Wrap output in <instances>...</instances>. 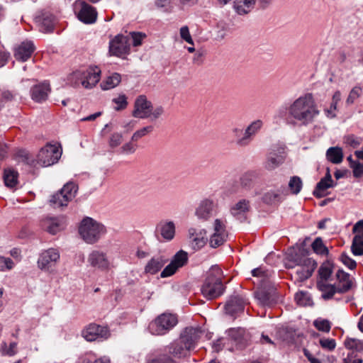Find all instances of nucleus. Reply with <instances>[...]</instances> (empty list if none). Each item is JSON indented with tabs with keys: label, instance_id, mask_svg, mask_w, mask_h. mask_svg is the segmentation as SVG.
Returning <instances> with one entry per match:
<instances>
[{
	"label": "nucleus",
	"instance_id": "nucleus-1",
	"mask_svg": "<svg viewBox=\"0 0 363 363\" xmlns=\"http://www.w3.org/2000/svg\"><path fill=\"white\" fill-rule=\"evenodd\" d=\"M289 116L303 125L314 121L320 111L315 104L313 95L306 93L296 99L288 108Z\"/></svg>",
	"mask_w": 363,
	"mask_h": 363
},
{
	"label": "nucleus",
	"instance_id": "nucleus-2",
	"mask_svg": "<svg viewBox=\"0 0 363 363\" xmlns=\"http://www.w3.org/2000/svg\"><path fill=\"white\" fill-rule=\"evenodd\" d=\"M223 272L218 266H213L201 286V293L208 299H214L223 294L225 286L222 282Z\"/></svg>",
	"mask_w": 363,
	"mask_h": 363
},
{
	"label": "nucleus",
	"instance_id": "nucleus-3",
	"mask_svg": "<svg viewBox=\"0 0 363 363\" xmlns=\"http://www.w3.org/2000/svg\"><path fill=\"white\" fill-rule=\"evenodd\" d=\"M101 72L96 66L80 69L72 72L70 81L74 86L81 85L85 89H92L99 82Z\"/></svg>",
	"mask_w": 363,
	"mask_h": 363
},
{
	"label": "nucleus",
	"instance_id": "nucleus-4",
	"mask_svg": "<svg viewBox=\"0 0 363 363\" xmlns=\"http://www.w3.org/2000/svg\"><path fill=\"white\" fill-rule=\"evenodd\" d=\"M79 233L86 242L93 244L106 233V229L102 224L87 217L82 221Z\"/></svg>",
	"mask_w": 363,
	"mask_h": 363
},
{
	"label": "nucleus",
	"instance_id": "nucleus-5",
	"mask_svg": "<svg viewBox=\"0 0 363 363\" xmlns=\"http://www.w3.org/2000/svg\"><path fill=\"white\" fill-rule=\"evenodd\" d=\"M178 323L177 316L169 313L159 315L148 325V330L153 335L168 333Z\"/></svg>",
	"mask_w": 363,
	"mask_h": 363
},
{
	"label": "nucleus",
	"instance_id": "nucleus-6",
	"mask_svg": "<svg viewBox=\"0 0 363 363\" xmlns=\"http://www.w3.org/2000/svg\"><path fill=\"white\" fill-rule=\"evenodd\" d=\"M78 186L74 182H67L61 190L51 196L50 205L53 208L67 206L68 203L72 200L77 194Z\"/></svg>",
	"mask_w": 363,
	"mask_h": 363
},
{
	"label": "nucleus",
	"instance_id": "nucleus-7",
	"mask_svg": "<svg viewBox=\"0 0 363 363\" xmlns=\"http://www.w3.org/2000/svg\"><path fill=\"white\" fill-rule=\"evenodd\" d=\"M62 155V148L59 144H47L42 147L37 156V162L48 167L57 162Z\"/></svg>",
	"mask_w": 363,
	"mask_h": 363
},
{
	"label": "nucleus",
	"instance_id": "nucleus-8",
	"mask_svg": "<svg viewBox=\"0 0 363 363\" xmlns=\"http://www.w3.org/2000/svg\"><path fill=\"white\" fill-rule=\"evenodd\" d=\"M297 268L295 272V279L299 282H302L311 277L315 270L317 263L308 257H301L295 259Z\"/></svg>",
	"mask_w": 363,
	"mask_h": 363
},
{
	"label": "nucleus",
	"instance_id": "nucleus-9",
	"mask_svg": "<svg viewBox=\"0 0 363 363\" xmlns=\"http://www.w3.org/2000/svg\"><path fill=\"white\" fill-rule=\"evenodd\" d=\"M74 12L78 19L86 24L94 23L97 18V12L94 7L84 1H77L74 4Z\"/></svg>",
	"mask_w": 363,
	"mask_h": 363
},
{
	"label": "nucleus",
	"instance_id": "nucleus-10",
	"mask_svg": "<svg viewBox=\"0 0 363 363\" xmlns=\"http://www.w3.org/2000/svg\"><path fill=\"white\" fill-rule=\"evenodd\" d=\"M130 50V38L128 36L118 35L109 43L111 55L122 57L128 55Z\"/></svg>",
	"mask_w": 363,
	"mask_h": 363
},
{
	"label": "nucleus",
	"instance_id": "nucleus-11",
	"mask_svg": "<svg viewBox=\"0 0 363 363\" xmlns=\"http://www.w3.org/2000/svg\"><path fill=\"white\" fill-rule=\"evenodd\" d=\"M255 296L262 306H272L277 303L278 296L277 289L271 285V282L265 286H258Z\"/></svg>",
	"mask_w": 363,
	"mask_h": 363
},
{
	"label": "nucleus",
	"instance_id": "nucleus-12",
	"mask_svg": "<svg viewBox=\"0 0 363 363\" xmlns=\"http://www.w3.org/2000/svg\"><path fill=\"white\" fill-rule=\"evenodd\" d=\"M110 335L107 326H102L96 323H90L82 331V336L90 342L107 340Z\"/></svg>",
	"mask_w": 363,
	"mask_h": 363
},
{
	"label": "nucleus",
	"instance_id": "nucleus-13",
	"mask_svg": "<svg viewBox=\"0 0 363 363\" xmlns=\"http://www.w3.org/2000/svg\"><path fill=\"white\" fill-rule=\"evenodd\" d=\"M228 235L225 221L218 218L216 219L213 223V233L209 239L210 246L216 248L223 245L227 240Z\"/></svg>",
	"mask_w": 363,
	"mask_h": 363
},
{
	"label": "nucleus",
	"instance_id": "nucleus-14",
	"mask_svg": "<svg viewBox=\"0 0 363 363\" xmlns=\"http://www.w3.org/2000/svg\"><path fill=\"white\" fill-rule=\"evenodd\" d=\"M187 262V252L184 250H179L174 255L171 262L162 271L160 277L165 278L173 275L179 268L186 265Z\"/></svg>",
	"mask_w": 363,
	"mask_h": 363
},
{
	"label": "nucleus",
	"instance_id": "nucleus-15",
	"mask_svg": "<svg viewBox=\"0 0 363 363\" xmlns=\"http://www.w3.org/2000/svg\"><path fill=\"white\" fill-rule=\"evenodd\" d=\"M59 259L60 253L58 250L50 248L40 254L38 259V267L42 270L49 271L56 265Z\"/></svg>",
	"mask_w": 363,
	"mask_h": 363
},
{
	"label": "nucleus",
	"instance_id": "nucleus-16",
	"mask_svg": "<svg viewBox=\"0 0 363 363\" xmlns=\"http://www.w3.org/2000/svg\"><path fill=\"white\" fill-rule=\"evenodd\" d=\"M152 103L148 101L146 96H138L134 103L133 116L138 118H148L150 117Z\"/></svg>",
	"mask_w": 363,
	"mask_h": 363
},
{
	"label": "nucleus",
	"instance_id": "nucleus-17",
	"mask_svg": "<svg viewBox=\"0 0 363 363\" xmlns=\"http://www.w3.org/2000/svg\"><path fill=\"white\" fill-rule=\"evenodd\" d=\"M87 261L92 267L101 271H106L110 268V262L106 254L102 251H92L89 255Z\"/></svg>",
	"mask_w": 363,
	"mask_h": 363
},
{
	"label": "nucleus",
	"instance_id": "nucleus-18",
	"mask_svg": "<svg viewBox=\"0 0 363 363\" xmlns=\"http://www.w3.org/2000/svg\"><path fill=\"white\" fill-rule=\"evenodd\" d=\"M201 330L195 328H186L181 333L179 340L189 349L190 351L195 348V346L200 338Z\"/></svg>",
	"mask_w": 363,
	"mask_h": 363
},
{
	"label": "nucleus",
	"instance_id": "nucleus-19",
	"mask_svg": "<svg viewBox=\"0 0 363 363\" xmlns=\"http://www.w3.org/2000/svg\"><path fill=\"white\" fill-rule=\"evenodd\" d=\"M175 224L173 221L161 220L155 228V235L157 238L160 236L165 241H171L175 235Z\"/></svg>",
	"mask_w": 363,
	"mask_h": 363
},
{
	"label": "nucleus",
	"instance_id": "nucleus-20",
	"mask_svg": "<svg viewBox=\"0 0 363 363\" xmlns=\"http://www.w3.org/2000/svg\"><path fill=\"white\" fill-rule=\"evenodd\" d=\"M216 208L215 202L210 199H204L200 201L196 208L195 214L198 218L208 220Z\"/></svg>",
	"mask_w": 363,
	"mask_h": 363
},
{
	"label": "nucleus",
	"instance_id": "nucleus-21",
	"mask_svg": "<svg viewBox=\"0 0 363 363\" xmlns=\"http://www.w3.org/2000/svg\"><path fill=\"white\" fill-rule=\"evenodd\" d=\"M50 91V85L46 81L35 84L30 89L31 99L37 103L45 101L48 98Z\"/></svg>",
	"mask_w": 363,
	"mask_h": 363
},
{
	"label": "nucleus",
	"instance_id": "nucleus-22",
	"mask_svg": "<svg viewBox=\"0 0 363 363\" xmlns=\"http://www.w3.org/2000/svg\"><path fill=\"white\" fill-rule=\"evenodd\" d=\"M35 50L32 41H23L15 48L14 57L18 61L26 62L31 57Z\"/></svg>",
	"mask_w": 363,
	"mask_h": 363
},
{
	"label": "nucleus",
	"instance_id": "nucleus-23",
	"mask_svg": "<svg viewBox=\"0 0 363 363\" xmlns=\"http://www.w3.org/2000/svg\"><path fill=\"white\" fill-rule=\"evenodd\" d=\"M262 125L263 122L261 120H256L246 128L242 139L238 141L241 147H246L250 145L253 137L259 131Z\"/></svg>",
	"mask_w": 363,
	"mask_h": 363
},
{
	"label": "nucleus",
	"instance_id": "nucleus-24",
	"mask_svg": "<svg viewBox=\"0 0 363 363\" xmlns=\"http://www.w3.org/2000/svg\"><path fill=\"white\" fill-rule=\"evenodd\" d=\"M39 30L43 33H51L53 31L56 20L55 16L48 12L42 13L35 18Z\"/></svg>",
	"mask_w": 363,
	"mask_h": 363
},
{
	"label": "nucleus",
	"instance_id": "nucleus-25",
	"mask_svg": "<svg viewBox=\"0 0 363 363\" xmlns=\"http://www.w3.org/2000/svg\"><path fill=\"white\" fill-rule=\"evenodd\" d=\"M334 186V182L332 179L330 169H327L326 174L323 178H322L320 182L316 184V186L313 192V194L316 198L320 199L324 197L326 194L325 191L331 187Z\"/></svg>",
	"mask_w": 363,
	"mask_h": 363
},
{
	"label": "nucleus",
	"instance_id": "nucleus-26",
	"mask_svg": "<svg viewBox=\"0 0 363 363\" xmlns=\"http://www.w3.org/2000/svg\"><path fill=\"white\" fill-rule=\"evenodd\" d=\"M246 301L240 296H233L225 304V309L228 314L234 315L244 311Z\"/></svg>",
	"mask_w": 363,
	"mask_h": 363
},
{
	"label": "nucleus",
	"instance_id": "nucleus-27",
	"mask_svg": "<svg viewBox=\"0 0 363 363\" xmlns=\"http://www.w3.org/2000/svg\"><path fill=\"white\" fill-rule=\"evenodd\" d=\"M41 227L49 233L55 235L64 228V223L59 218H46L41 220Z\"/></svg>",
	"mask_w": 363,
	"mask_h": 363
},
{
	"label": "nucleus",
	"instance_id": "nucleus-28",
	"mask_svg": "<svg viewBox=\"0 0 363 363\" xmlns=\"http://www.w3.org/2000/svg\"><path fill=\"white\" fill-rule=\"evenodd\" d=\"M251 273L252 276L255 278L253 280L254 284H256L258 286H265L271 282L270 277H272V273L264 267H260L254 269L252 270Z\"/></svg>",
	"mask_w": 363,
	"mask_h": 363
},
{
	"label": "nucleus",
	"instance_id": "nucleus-29",
	"mask_svg": "<svg viewBox=\"0 0 363 363\" xmlns=\"http://www.w3.org/2000/svg\"><path fill=\"white\" fill-rule=\"evenodd\" d=\"M337 282L335 284L338 288L339 294H343L348 291L352 285L350 275L343 270L339 269L336 273Z\"/></svg>",
	"mask_w": 363,
	"mask_h": 363
},
{
	"label": "nucleus",
	"instance_id": "nucleus-30",
	"mask_svg": "<svg viewBox=\"0 0 363 363\" xmlns=\"http://www.w3.org/2000/svg\"><path fill=\"white\" fill-rule=\"evenodd\" d=\"M168 262V259L163 255L153 257L145 265V272L150 274L157 273Z\"/></svg>",
	"mask_w": 363,
	"mask_h": 363
},
{
	"label": "nucleus",
	"instance_id": "nucleus-31",
	"mask_svg": "<svg viewBox=\"0 0 363 363\" xmlns=\"http://www.w3.org/2000/svg\"><path fill=\"white\" fill-rule=\"evenodd\" d=\"M228 335L235 343L239 348H242L247 343V337L244 328H230L228 331Z\"/></svg>",
	"mask_w": 363,
	"mask_h": 363
},
{
	"label": "nucleus",
	"instance_id": "nucleus-32",
	"mask_svg": "<svg viewBox=\"0 0 363 363\" xmlns=\"http://www.w3.org/2000/svg\"><path fill=\"white\" fill-rule=\"evenodd\" d=\"M257 0H235L233 8L239 15L250 13L255 7Z\"/></svg>",
	"mask_w": 363,
	"mask_h": 363
},
{
	"label": "nucleus",
	"instance_id": "nucleus-33",
	"mask_svg": "<svg viewBox=\"0 0 363 363\" xmlns=\"http://www.w3.org/2000/svg\"><path fill=\"white\" fill-rule=\"evenodd\" d=\"M285 160L284 155H277L274 152H269L266 161L264 162V167L269 171H272L281 165Z\"/></svg>",
	"mask_w": 363,
	"mask_h": 363
},
{
	"label": "nucleus",
	"instance_id": "nucleus-34",
	"mask_svg": "<svg viewBox=\"0 0 363 363\" xmlns=\"http://www.w3.org/2000/svg\"><path fill=\"white\" fill-rule=\"evenodd\" d=\"M167 348L169 353L177 357H186L190 352V350L186 348V347L181 342L179 339L171 343Z\"/></svg>",
	"mask_w": 363,
	"mask_h": 363
},
{
	"label": "nucleus",
	"instance_id": "nucleus-35",
	"mask_svg": "<svg viewBox=\"0 0 363 363\" xmlns=\"http://www.w3.org/2000/svg\"><path fill=\"white\" fill-rule=\"evenodd\" d=\"M318 289L322 292V298L325 300L330 299L336 294H339L338 288L335 284H329L326 282L318 281Z\"/></svg>",
	"mask_w": 363,
	"mask_h": 363
},
{
	"label": "nucleus",
	"instance_id": "nucleus-36",
	"mask_svg": "<svg viewBox=\"0 0 363 363\" xmlns=\"http://www.w3.org/2000/svg\"><path fill=\"white\" fill-rule=\"evenodd\" d=\"M285 196L286 194H284V191L280 192L279 190L270 191L263 195L262 201L264 203L269 205L277 204L284 200Z\"/></svg>",
	"mask_w": 363,
	"mask_h": 363
},
{
	"label": "nucleus",
	"instance_id": "nucleus-37",
	"mask_svg": "<svg viewBox=\"0 0 363 363\" xmlns=\"http://www.w3.org/2000/svg\"><path fill=\"white\" fill-rule=\"evenodd\" d=\"M249 209L250 201L246 199H242L230 208V212L233 216L236 217L238 219H241Z\"/></svg>",
	"mask_w": 363,
	"mask_h": 363
},
{
	"label": "nucleus",
	"instance_id": "nucleus-38",
	"mask_svg": "<svg viewBox=\"0 0 363 363\" xmlns=\"http://www.w3.org/2000/svg\"><path fill=\"white\" fill-rule=\"evenodd\" d=\"M343 151L340 147H331L326 152V158L333 164H340L343 160Z\"/></svg>",
	"mask_w": 363,
	"mask_h": 363
},
{
	"label": "nucleus",
	"instance_id": "nucleus-39",
	"mask_svg": "<svg viewBox=\"0 0 363 363\" xmlns=\"http://www.w3.org/2000/svg\"><path fill=\"white\" fill-rule=\"evenodd\" d=\"M121 82V76L118 73H113L107 77L100 84V86L103 90H108L117 86Z\"/></svg>",
	"mask_w": 363,
	"mask_h": 363
},
{
	"label": "nucleus",
	"instance_id": "nucleus-40",
	"mask_svg": "<svg viewBox=\"0 0 363 363\" xmlns=\"http://www.w3.org/2000/svg\"><path fill=\"white\" fill-rule=\"evenodd\" d=\"M345 347L360 355L363 352V341L357 338L347 337L344 342Z\"/></svg>",
	"mask_w": 363,
	"mask_h": 363
},
{
	"label": "nucleus",
	"instance_id": "nucleus-41",
	"mask_svg": "<svg viewBox=\"0 0 363 363\" xmlns=\"http://www.w3.org/2000/svg\"><path fill=\"white\" fill-rule=\"evenodd\" d=\"M257 177V173L253 171L244 173L240 178L241 186L246 189H251L253 186Z\"/></svg>",
	"mask_w": 363,
	"mask_h": 363
},
{
	"label": "nucleus",
	"instance_id": "nucleus-42",
	"mask_svg": "<svg viewBox=\"0 0 363 363\" xmlns=\"http://www.w3.org/2000/svg\"><path fill=\"white\" fill-rule=\"evenodd\" d=\"M18 173L13 169L4 170V180L5 185L8 187H14L18 183Z\"/></svg>",
	"mask_w": 363,
	"mask_h": 363
},
{
	"label": "nucleus",
	"instance_id": "nucleus-43",
	"mask_svg": "<svg viewBox=\"0 0 363 363\" xmlns=\"http://www.w3.org/2000/svg\"><path fill=\"white\" fill-rule=\"evenodd\" d=\"M295 301L301 306H311L313 301L308 292L298 291L295 294Z\"/></svg>",
	"mask_w": 363,
	"mask_h": 363
},
{
	"label": "nucleus",
	"instance_id": "nucleus-44",
	"mask_svg": "<svg viewBox=\"0 0 363 363\" xmlns=\"http://www.w3.org/2000/svg\"><path fill=\"white\" fill-rule=\"evenodd\" d=\"M351 248L354 255H363V233H358L354 236Z\"/></svg>",
	"mask_w": 363,
	"mask_h": 363
},
{
	"label": "nucleus",
	"instance_id": "nucleus-45",
	"mask_svg": "<svg viewBox=\"0 0 363 363\" xmlns=\"http://www.w3.org/2000/svg\"><path fill=\"white\" fill-rule=\"evenodd\" d=\"M333 271V264L330 262H323L318 269V274L322 280L327 281Z\"/></svg>",
	"mask_w": 363,
	"mask_h": 363
},
{
	"label": "nucleus",
	"instance_id": "nucleus-46",
	"mask_svg": "<svg viewBox=\"0 0 363 363\" xmlns=\"http://www.w3.org/2000/svg\"><path fill=\"white\" fill-rule=\"evenodd\" d=\"M303 182L298 176L291 177L289 182V189L292 194L297 195L302 189Z\"/></svg>",
	"mask_w": 363,
	"mask_h": 363
},
{
	"label": "nucleus",
	"instance_id": "nucleus-47",
	"mask_svg": "<svg viewBox=\"0 0 363 363\" xmlns=\"http://www.w3.org/2000/svg\"><path fill=\"white\" fill-rule=\"evenodd\" d=\"M313 250L318 255H328V250L324 245L323 240L320 238H316L311 245Z\"/></svg>",
	"mask_w": 363,
	"mask_h": 363
},
{
	"label": "nucleus",
	"instance_id": "nucleus-48",
	"mask_svg": "<svg viewBox=\"0 0 363 363\" xmlns=\"http://www.w3.org/2000/svg\"><path fill=\"white\" fill-rule=\"evenodd\" d=\"M153 128H154L152 125H147V126L143 127V128L135 131L131 138V140L133 142H137L141 138L152 133L153 131Z\"/></svg>",
	"mask_w": 363,
	"mask_h": 363
},
{
	"label": "nucleus",
	"instance_id": "nucleus-49",
	"mask_svg": "<svg viewBox=\"0 0 363 363\" xmlns=\"http://www.w3.org/2000/svg\"><path fill=\"white\" fill-rule=\"evenodd\" d=\"M362 88L359 86H356L352 89L350 91L349 96L346 100V103L347 104H352L357 99H358L362 95Z\"/></svg>",
	"mask_w": 363,
	"mask_h": 363
},
{
	"label": "nucleus",
	"instance_id": "nucleus-50",
	"mask_svg": "<svg viewBox=\"0 0 363 363\" xmlns=\"http://www.w3.org/2000/svg\"><path fill=\"white\" fill-rule=\"evenodd\" d=\"M112 101L116 104L115 107L116 111L123 110L128 106L127 97L125 94H120L117 98L113 99Z\"/></svg>",
	"mask_w": 363,
	"mask_h": 363
},
{
	"label": "nucleus",
	"instance_id": "nucleus-51",
	"mask_svg": "<svg viewBox=\"0 0 363 363\" xmlns=\"http://www.w3.org/2000/svg\"><path fill=\"white\" fill-rule=\"evenodd\" d=\"M319 344L323 349L328 351H333L336 347L335 340L331 338H320Z\"/></svg>",
	"mask_w": 363,
	"mask_h": 363
},
{
	"label": "nucleus",
	"instance_id": "nucleus-52",
	"mask_svg": "<svg viewBox=\"0 0 363 363\" xmlns=\"http://www.w3.org/2000/svg\"><path fill=\"white\" fill-rule=\"evenodd\" d=\"M314 326L320 331L328 333L330 330L331 325L328 320H315Z\"/></svg>",
	"mask_w": 363,
	"mask_h": 363
},
{
	"label": "nucleus",
	"instance_id": "nucleus-53",
	"mask_svg": "<svg viewBox=\"0 0 363 363\" xmlns=\"http://www.w3.org/2000/svg\"><path fill=\"white\" fill-rule=\"evenodd\" d=\"M122 140H123V135L121 133H113L110 136V138L108 140V145L111 148L116 147L121 144Z\"/></svg>",
	"mask_w": 363,
	"mask_h": 363
},
{
	"label": "nucleus",
	"instance_id": "nucleus-54",
	"mask_svg": "<svg viewBox=\"0 0 363 363\" xmlns=\"http://www.w3.org/2000/svg\"><path fill=\"white\" fill-rule=\"evenodd\" d=\"M362 357L354 352H350L344 359L343 363H362Z\"/></svg>",
	"mask_w": 363,
	"mask_h": 363
},
{
	"label": "nucleus",
	"instance_id": "nucleus-55",
	"mask_svg": "<svg viewBox=\"0 0 363 363\" xmlns=\"http://www.w3.org/2000/svg\"><path fill=\"white\" fill-rule=\"evenodd\" d=\"M13 264L11 258L0 256V271L10 270L13 267Z\"/></svg>",
	"mask_w": 363,
	"mask_h": 363
},
{
	"label": "nucleus",
	"instance_id": "nucleus-56",
	"mask_svg": "<svg viewBox=\"0 0 363 363\" xmlns=\"http://www.w3.org/2000/svg\"><path fill=\"white\" fill-rule=\"evenodd\" d=\"M345 143L352 147L353 148L358 147L361 143L362 139L354 135H349L345 138Z\"/></svg>",
	"mask_w": 363,
	"mask_h": 363
},
{
	"label": "nucleus",
	"instance_id": "nucleus-57",
	"mask_svg": "<svg viewBox=\"0 0 363 363\" xmlns=\"http://www.w3.org/2000/svg\"><path fill=\"white\" fill-rule=\"evenodd\" d=\"M147 363H176L169 355L161 354L155 358H153Z\"/></svg>",
	"mask_w": 363,
	"mask_h": 363
},
{
	"label": "nucleus",
	"instance_id": "nucleus-58",
	"mask_svg": "<svg viewBox=\"0 0 363 363\" xmlns=\"http://www.w3.org/2000/svg\"><path fill=\"white\" fill-rule=\"evenodd\" d=\"M340 260L345 266H347L350 269H354L357 266L355 261L345 253H342L340 255Z\"/></svg>",
	"mask_w": 363,
	"mask_h": 363
},
{
	"label": "nucleus",
	"instance_id": "nucleus-59",
	"mask_svg": "<svg viewBox=\"0 0 363 363\" xmlns=\"http://www.w3.org/2000/svg\"><path fill=\"white\" fill-rule=\"evenodd\" d=\"M133 141L128 142L124 144L121 148V152L123 154H132L135 152L137 149V145H135Z\"/></svg>",
	"mask_w": 363,
	"mask_h": 363
},
{
	"label": "nucleus",
	"instance_id": "nucleus-60",
	"mask_svg": "<svg viewBox=\"0 0 363 363\" xmlns=\"http://www.w3.org/2000/svg\"><path fill=\"white\" fill-rule=\"evenodd\" d=\"M180 36L184 40H185L188 43H190L191 45L194 44L193 40L189 33V28L186 26H183L180 28Z\"/></svg>",
	"mask_w": 363,
	"mask_h": 363
},
{
	"label": "nucleus",
	"instance_id": "nucleus-61",
	"mask_svg": "<svg viewBox=\"0 0 363 363\" xmlns=\"http://www.w3.org/2000/svg\"><path fill=\"white\" fill-rule=\"evenodd\" d=\"M164 113V108L161 106H157L153 108L152 106L151 112H150V118L151 121H155L159 118Z\"/></svg>",
	"mask_w": 363,
	"mask_h": 363
},
{
	"label": "nucleus",
	"instance_id": "nucleus-62",
	"mask_svg": "<svg viewBox=\"0 0 363 363\" xmlns=\"http://www.w3.org/2000/svg\"><path fill=\"white\" fill-rule=\"evenodd\" d=\"M131 39L133 42V45L134 46H139L142 44V40L144 38H145V35L142 33H131Z\"/></svg>",
	"mask_w": 363,
	"mask_h": 363
},
{
	"label": "nucleus",
	"instance_id": "nucleus-63",
	"mask_svg": "<svg viewBox=\"0 0 363 363\" xmlns=\"http://www.w3.org/2000/svg\"><path fill=\"white\" fill-rule=\"evenodd\" d=\"M353 176L356 178H359L363 176V164L357 162L352 167Z\"/></svg>",
	"mask_w": 363,
	"mask_h": 363
},
{
	"label": "nucleus",
	"instance_id": "nucleus-64",
	"mask_svg": "<svg viewBox=\"0 0 363 363\" xmlns=\"http://www.w3.org/2000/svg\"><path fill=\"white\" fill-rule=\"evenodd\" d=\"M80 363H108V361L101 358L96 359L94 357L89 355L82 357Z\"/></svg>",
	"mask_w": 363,
	"mask_h": 363
}]
</instances>
